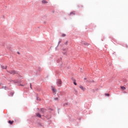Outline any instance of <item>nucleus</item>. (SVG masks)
I'll return each mask as SVG.
<instances>
[{"instance_id":"obj_18","label":"nucleus","mask_w":128,"mask_h":128,"mask_svg":"<svg viewBox=\"0 0 128 128\" xmlns=\"http://www.w3.org/2000/svg\"><path fill=\"white\" fill-rule=\"evenodd\" d=\"M74 84L75 86H76V82H74Z\"/></svg>"},{"instance_id":"obj_2","label":"nucleus","mask_w":128,"mask_h":128,"mask_svg":"<svg viewBox=\"0 0 128 128\" xmlns=\"http://www.w3.org/2000/svg\"><path fill=\"white\" fill-rule=\"evenodd\" d=\"M62 80H58V82H57V85L58 86H62Z\"/></svg>"},{"instance_id":"obj_11","label":"nucleus","mask_w":128,"mask_h":128,"mask_svg":"<svg viewBox=\"0 0 128 128\" xmlns=\"http://www.w3.org/2000/svg\"><path fill=\"white\" fill-rule=\"evenodd\" d=\"M72 14H76V12H72L70 13V15L72 16Z\"/></svg>"},{"instance_id":"obj_7","label":"nucleus","mask_w":128,"mask_h":128,"mask_svg":"<svg viewBox=\"0 0 128 128\" xmlns=\"http://www.w3.org/2000/svg\"><path fill=\"white\" fill-rule=\"evenodd\" d=\"M14 120L10 121V120L8 121V124H14Z\"/></svg>"},{"instance_id":"obj_10","label":"nucleus","mask_w":128,"mask_h":128,"mask_svg":"<svg viewBox=\"0 0 128 128\" xmlns=\"http://www.w3.org/2000/svg\"><path fill=\"white\" fill-rule=\"evenodd\" d=\"M80 88H81V90H84V86H80Z\"/></svg>"},{"instance_id":"obj_22","label":"nucleus","mask_w":128,"mask_h":128,"mask_svg":"<svg viewBox=\"0 0 128 128\" xmlns=\"http://www.w3.org/2000/svg\"><path fill=\"white\" fill-rule=\"evenodd\" d=\"M84 80H86V78H84Z\"/></svg>"},{"instance_id":"obj_3","label":"nucleus","mask_w":128,"mask_h":128,"mask_svg":"<svg viewBox=\"0 0 128 128\" xmlns=\"http://www.w3.org/2000/svg\"><path fill=\"white\" fill-rule=\"evenodd\" d=\"M8 72H9L10 74H16V72L12 70H11L10 72L8 71Z\"/></svg>"},{"instance_id":"obj_5","label":"nucleus","mask_w":128,"mask_h":128,"mask_svg":"<svg viewBox=\"0 0 128 128\" xmlns=\"http://www.w3.org/2000/svg\"><path fill=\"white\" fill-rule=\"evenodd\" d=\"M52 92L54 93V94H56V90L54 88V87H52Z\"/></svg>"},{"instance_id":"obj_16","label":"nucleus","mask_w":128,"mask_h":128,"mask_svg":"<svg viewBox=\"0 0 128 128\" xmlns=\"http://www.w3.org/2000/svg\"><path fill=\"white\" fill-rule=\"evenodd\" d=\"M54 100H58V98H54Z\"/></svg>"},{"instance_id":"obj_23","label":"nucleus","mask_w":128,"mask_h":128,"mask_svg":"<svg viewBox=\"0 0 128 128\" xmlns=\"http://www.w3.org/2000/svg\"><path fill=\"white\" fill-rule=\"evenodd\" d=\"M76 92H78L76 90Z\"/></svg>"},{"instance_id":"obj_6","label":"nucleus","mask_w":128,"mask_h":128,"mask_svg":"<svg viewBox=\"0 0 128 128\" xmlns=\"http://www.w3.org/2000/svg\"><path fill=\"white\" fill-rule=\"evenodd\" d=\"M36 116H38V118H42V116L39 113H36Z\"/></svg>"},{"instance_id":"obj_21","label":"nucleus","mask_w":128,"mask_h":128,"mask_svg":"<svg viewBox=\"0 0 128 128\" xmlns=\"http://www.w3.org/2000/svg\"><path fill=\"white\" fill-rule=\"evenodd\" d=\"M30 88H32V84H30Z\"/></svg>"},{"instance_id":"obj_13","label":"nucleus","mask_w":128,"mask_h":128,"mask_svg":"<svg viewBox=\"0 0 128 128\" xmlns=\"http://www.w3.org/2000/svg\"><path fill=\"white\" fill-rule=\"evenodd\" d=\"M2 88H4V90H6V86H3L2 87Z\"/></svg>"},{"instance_id":"obj_19","label":"nucleus","mask_w":128,"mask_h":128,"mask_svg":"<svg viewBox=\"0 0 128 128\" xmlns=\"http://www.w3.org/2000/svg\"><path fill=\"white\" fill-rule=\"evenodd\" d=\"M68 42L66 41V42H65V44H68Z\"/></svg>"},{"instance_id":"obj_1","label":"nucleus","mask_w":128,"mask_h":128,"mask_svg":"<svg viewBox=\"0 0 128 128\" xmlns=\"http://www.w3.org/2000/svg\"><path fill=\"white\" fill-rule=\"evenodd\" d=\"M81 44H84V46H90V44L88 43L87 42H84V41H82Z\"/></svg>"},{"instance_id":"obj_17","label":"nucleus","mask_w":128,"mask_h":128,"mask_svg":"<svg viewBox=\"0 0 128 128\" xmlns=\"http://www.w3.org/2000/svg\"><path fill=\"white\" fill-rule=\"evenodd\" d=\"M37 100H40V98H37Z\"/></svg>"},{"instance_id":"obj_9","label":"nucleus","mask_w":128,"mask_h":128,"mask_svg":"<svg viewBox=\"0 0 128 128\" xmlns=\"http://www.w3.org/2000/svg\"><path fill=\"white\" fill-rule=\"evenodd\" d=\"M121 90H126V87L122 86L120 87Z\"/></svg>"},{"instance_id":"obj_12","label":"nucleus","mask_w":128,"mask_h":128,"mask_svg":"<svg viewBox=\"0 0 128 128\" xmlns=\"http://www.w3.org/2000/svg\"><path fill=\"white\" fill-rule=\"evenodd\" d=\"M1 68H5V69H6V68H8V66H1Z\"/></svg>"},{"instance_id":"obj_8","label":"nucleus","mask_w":128,"mask_h":128,"mask_svg":"<svg viewBox=\"0 0 128 128\" xmlns=\"http://www.w3.org/2000/svg\"><path fill=\"white\" fill-rule=\"evenodd\" d=\"M42 4H48V1H46V0H42Z\"/></svg>"},{"instance_id":"obj_15","label":"nucleus","mask_w":128,"mask_h":128,"mask_svg":"<svg viewBox=\"0 0 128 128\" xmlns=\"http://www.w3.org/2000/svg\"><path fill=\"white\" fill-rule=\"evenodd\" d=\"M105 95L107 96H110V94H106Z\"/></svg>"},{"instance_id":"obj_4","label":"nucleus","mask_w":128,"mask_h":128,"mask_svg":"<svg viewBox=\"0 0 128 128\" xmlns=\"http://www.w3.org/2000/svg\"><path fill=\"white\" fill-rule=\"evenodd\" d=\"M66 52H68V49L64 48L63 50V54H66Z\"/></svg>"},{"instance_id":"obj_14","label":"nucleus","mask_w":128,"mask_h":128,"mask_svg":"<svg viewBox=\"0 0 128 128\" xmlns=\"http://www.w3.org/2000/svg\"><path fill=\"white\" fill-rule=\"evenodd\" d=\"M66 34H62V36L63 38H64V36H66Z\"/></svg>"},{"instance_id":"obj_20","label":"nucleus","mask_w":128,"mask_h":128,"mask_svg":"<svg viewBox=\"0 0 128 128\" xmlns=\"http://www.w3.org/2000/svg\"><path fill=\"white\" fill-rule=\"evenodd\" d=\"M41 110H42V112H44V109H42Z\"/></svg>"}]
</instances>
